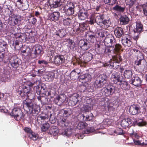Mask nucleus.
Returning a JSON list of instances; mask_svg holds the SVG:
<instances>
[{
  "label": "nucleus",
  "instance_id": "09e8293b",
  "mask_svg": "<svg viewBox=\"0 0 147 147\" xmlns=\"http://www.w3.org/2000/svg\"><path fill=\"white\" fill-rule=\"evenodd\" d=\"M136 122L138 125L139 126H143L145 125L146 124V122L144 121L142 119H138L136 120Z\"/></svg>",
  "mask_w": 147,
  "mask_h": 147
},
{
  "label": "nucleus",
  "instance_id": "7ed1b4c3",
  "mask_svg": "<svg viewBox=\"0 0 147 147\" xmlns=\"http://www.w3.org/2000/svg\"><path fill=\"white\" fill-rule=\"evenodd\" d=\"M102 90L105 92V94L106 96H109L115 93L118 92L119 88L118 87L115 85H110L107 86V88H103Z\"/></svg>",
  "mask_w": 147,
  "mask_h": 147
},
{
  "label": "nucleus",
  "instance_id": "37998d69",
  "mask_svg": "<svg viewBox=\"0 0 147 147\" xmlns=\"http://www.w3.org/2000/svg\"><path fill=\"white\" fill-rule=\"evenodd\" d=\"M29 137L31 139L33 140H36L38 138V136L36 134L32 132L28 135Z\"/></svg>",
  "mask_w": 147,
  "mask_h": 147
},
{
  "label": "nucleus",
  "instance_id": "2eb2a0df",
  "mask_svg": "<svg viewBox=\"0 0 147 147\" xmlns=\"http://www.w3.org/2000/svg\"><path fill=\"white\" fill-rule=\"evenodd\" d=\"M19 59L16 57H12L10 59L9 62L12 67L16 69L19 65Z\"/></svg>",
  "mask_w": 147,
  "mask_h": 147
},
{
  "label": "nucleus",
  "instance_id": "9d476101",
  "mask_svg": "<svg viewBox=\"0 0 147 147\" xmlns=\"http://www.w3.org/2000/svg\"><path fill=\"white\" fill-rule=\"evenodd\" d=\"M129 112L130 113L133 115H135L140 113V107L138 105H133L129 108Z\"/></svg>",
  "mask_w": 147,
  "mask_h": 147
},
{
  "label": "nucleus",
  "instance_id": "f257e3e1",
  "mask_svg": "<svg viewBox=\"0 0 147 147\" xmlns=\"http://www.w3.org/2000/svg\"><path fill=\"white\" fill-rule=\"evenodd\" d=\"M29 90V88L23 85L20 87L18 92V94L21 97H26V99L24 101L27 100L28 101L31 102V100L33 99L34 97V94L30 92Z\"/></svg>",
  "mask_w": 147,
  "mask_h": 147
},
{
  "label": "nucleus",
  "instance_id": "e433bc0d",
  "mask_svg": "<svg viewBox=\"0 0 147 147\" xmlns=\"http://www.w3.org/2000/svg\"><path fill=\"white\" fill-rule=\"evenodd\" d=\"M87 125L88 124L86 123L80 122L77 125V127L79 129H86Z\"/></svg>",
  "mask_w": 147,
  "mask_h": 147
},
{
  "label": "nucleus",
  "instance_id": "a878e982",
  "mask_svg": "<svg viewBox=\"0 0 147 147\" xmlns=\"http://www.w3.org/2000/svg\"><path fill=\"white\" fill-rule=\"evenodd\" d=\"M71 109H67L66 110H61L59 113V115L62 117H66L69 115L71 114Z\"/></svg>",
  "mask_w": 147,
  "mask_h": 147
},
{
  "label": "nucleus",
  "instance_id": "bf43d9fd",
  "mask_svg": "<svg viewBox=\"0 0 147 147\" xmlns=\"http://www.w3.org/2000/svg\"><path fill=\"white\" fill-rule=\"evenodd\" d=\"M89 37L88 40H90L91 42H94V40L95 38V36L94 35L90 34L89 33L87 35Z\"/></svg>",
  "mask_w": 147,
  "mask_h": 147
},
{
  "label": "nucleus",
  "instance_id": "13d9d810",
  "mask_svg": "<svg viewBox=\"0 0 147 147\" xmlns=\"http://www.w3.org/2000/svg\"><path fill=\"white\" fill-rule=\"evenodd\" d=\"M114 132L117 134L120 135L123 134V130L121 128L118 127L116 128Z\"/></svg>",
  "mask_w": 147,
  "mask_h": 147
},
{
  "label": "nucleus",
  "instance_id": "603ef678",
  "mask_svg": "<svg viewBox=\"0 0 147 147\" xmlns=\"http://www.w3.org/2000/svg\"><path fill=\"white\" fill-rule=\"evenodd\" d=\"M105 4L109 3L110 5H113L116 2L117 0H103Z\"/></svg>",
  "mask_w": 147,
  "mask_h": 147
},
{
  "label": "nucleus",
  "instance_id": "2f4dec72",
  "mask_svg": "<svg viewBox=\"0 0 147 147\" xmlns=\"http://www.w3.org/2000/svg\"><path fill=\"white\" fill-rule=\"evenodd\" d=\"M104 85L107 82V76L104 74L101 75L99 77L97 78Z\"/></svg>",
  "mask_w": 147,
  "mask_h": 147
},
{
  "label": "nucleus",
  "instance_id": "1a4fd4ad",
  "mask_svg": "<svg viewBox=\"0 0 147 147\" xmlns=\"http://www.w3.org/2000/svg\"><path fill=\"white\" fill-rule=\"evenodd\" d=\"M130 53L132 54H134L136 56L137 59L140 58L139 60L135 62L136 64L137 65H141V61L143 58L142 54L140 52V51L138 49H131L130 51Z\"/></svg>",
  "mask_w": 147,
  "mask_h": 147
},
{
  "label": "nucleus",
  "instance_id": "9b49d317",
  "mask_svg": "<svg viewBox=\"0 0 147 147\" xmlns=\"http://www.w3.org/2000/svg\"><path fill=\"white\" fill-rule=\"evenodd\" d=\"M142 81L140 78L137 76L134 77L129 81L130 83L137 87H139L142 85Z\"/></svg>",
  "mask_w": 147,
  "mask_h": 147
},
{
  "label": "nucleus",
  "instance_id": "6e6552de",
  "mask_svg": "<svg viewBox=\"0 0 147 147\" xmlns=\"http://www.w3.org/2000/svg\"><path fill=\"white\" fill-rule=\"evenodd\" d=\"M54 63L58 66L63 64L65 63V59L63 55H58L55 56L53 58Z\"/></svg>",
  "mask_w": 147,
  "mask_h": 147
},
{
  "label": "nucleus",
  "instance_id": "3c124183",
  "mask_svg": "<svg viewBox=\"0 0 147 147\" xmlns=\"http://www.w3.org/2000/svg\"><path fill=\"white\" fill-rule=\"evenodd\" d=\"M74 3L72 2H70L67 3L65 6V8L74 9Z\"/></svg>",
  "mask_w": 147,
  "mask_h": 147
},
{
  "label": "nucleus",
  "instance_id": "20e7f679",
  "mask_svg": "<svg viewBox=\"0 0 147 147\" xmlns=\"http://www.w3.org/2000/svg\"><path fill=\"white\" fill-rule=\"evenodd\" d=\"M136 26L134 30V34L133 37V39L136 40L138 38L140 33L143 31V25L139 21L136 23Z\"/></svg>",
  "mask_w": 147,
  "mask_h": 147
},
{
  "label": "nucleus",
  "instance_id": "a19ab883",
  "mask_svg": "<svg viewBox=\"0 0 147 147\" xmlns=\"http://www.w3.org/2000/svg\"><path fill=\"white\" fill-rule=\"evenodd\" d=\"M7 44L6 42L2 40H0V50L2 51H5L6 48Z\"/></svg>",
  "mask_w": 147,
  "mask_h": 147
},
{
  "label": "nucleus",
  "instance_id": "a211bd4d",
  "mask_svg": "<svg viewBox=\"0 0 147 147\" xmlns=\"http://www.w3.org/2000/svg\"><path fill=\"white\" fill-rule=\"evenodd\" d=\"M49 3L51 8H56L61 5L60 0H49Z\"/></svg>",
  "mask_w": 147,
  "mask_h": 147
},
{
  "label": "nucleus",
  "instance_id": "4be33fe9",
  "mask_svg": "<svg viewBox=\"0 0 147 147\" xmlns=\"http://www.w3.org/2000/svg\"><path fill=\"white\" fill-rule=\"evenodd\" d=\"M88 15L89 13L88 11H83L82 10H80L78 13V17L79 19L80 20H84L87 18Z\"/></svg>",
  "mask_w": 147,
  "mask_h": 147
},
{
  "label": "nucleus",
  "instance_id": "f8f14e48",
  "mask_svg": "<svg viewBox=\"0 0 147 147\" xmlns=\"http://www.w3.org/2000/svg\"><path fill=\"white\" fill-rule=\"evenodd\" d=\"M58 125L59 126L65 129L70 126V123L68 120L66 119L62 118L58 120Z\"/></svg>",
  "mask_w": 147,
  "mask_h": 147
},
{
  "label": "nucleus",
  "instance_id": "e2e57ef3",
  "mask_svg": "<svg viewBox=\"0 0 147 147\" xmlns=\"http://www.w3.org/2000/svg\"><path fill=\"white\" fill-rule=\"evenodd\" d=\"M92 79L91 76L88 74H86L85 82H89L91 81Z\"/></svg>",
  "mask_w": 147,
  "mask_h": 147
},
{
  "label": "nucleus",
  "instance_id": "f03ea898",
  "mask_svg": "<svg viewBox=\"0 0 147 147\" xmlns=\"http://www.w3.org/2000/svg\"><path fill=\"white\" fill-rule=\"evenodd\" d=\"M26 107L30 111H31L33 116H36L38 114L40 108L39 107L35 104H33L31 102L26 100L24 102V107Z\"/></svg>",
  "mask_w": 147,
  "mask_h": 147
},
{
  "label": "nucleus",
  "instance_id": "4468645a",
  "mask_svg": "<svg viewBox=\"0 0 147 147\" xmlns=\"http://www.w3.org/2000/svg\"><path fill=\"white\" fill-rule=\"evenodd\" d=\"M79 95L77 93L73 94L70 99L71 100L69 102V104L71 103V105L74 106L76 105L80 101L79 99Z\"/></svg>",
  "mask_w": 147,
  "mask_h": 147
},
{
  "label": "nucleus",
  "instance_id": "ea45409f",
  "mask_svg": "<svg viewBox=\"0 0 147 147\" xmlns=\"http://www.w3.org/2000/svg\"><path fill=\"white\" fill-rule=\"evenodd\" d=\"M113 10L119 12H123L125 10V8L122 7L121 6L116 5L113 8Z\"/></svg>",
  "mask_w": 147,
  "mask_h": 147
},
{
  "label": "nucleus",
  "instance_id": "49530a36",
  "mask_svg": "<svg viewBox=\"0 0 147 147\" xmlns=\"http://www.w3.org/2000/svg\"><path fill=\"white\" fill-rule=\"evenodd\" d=\"M68 42L70 49H74L75 47V44L74 41L69 39L68 40Z\"/></svg>",
  "mask_w": 147,
  "mask_h": 147
},
{
  "label": "nucleus",
  "instance_id": "8fccbe9b",
  "mask_svg": "<svg viewBox=\"0 0 147 147\" xmlns=\"http://www.w3.org/2000/svg\"><path fill=\"white\" fill-rule=\"evenodd\" d=\"M24 35L23 34L21 35L20 33H18L15 34V36L16 39H17L18 38L19 39V41H21V39L23 40L24 38Z\"/></svg>",
  "mask_w": 147,
  "mask_h": 147
},
{
  "label": "nucleus",
  "instance_id": "f3484780",
  "mask_svg": "<svg viewBox=\"0 0 147 147\" xmlns=\"http://www.w3.org/2000/svg\"><path fill=\"white\" fill-rule=\"evenodd\" d=\"M113 47L109 49L108 48H107L105 49V51L106 52V51H107L108 53H110L111 52V50H113L114 52H117L119 50L121 49V45L118 44H114V45H113L112 46ZM103 52H105L104 50L103 49V51L101 52V53Z\"/></svg>",
  "mask_w": 147,
  "mask_h": 147
},
{
  "label": "nucleus",
  "instance_id": "338daca9",
  "mask_svg": "<svg viewBox=\"0 0 147 147\" xmlns=\"http://www.w3.org/2000/svg\"><path fill=\"white\" fill-rule=\"evenodd\" d=\"M61 98V97L58 96L55 97L54 99V101L56 104H57L59 102Z\"/></svg>",
  "mask_w": 147,
  "mask_h": 147
},
{
  "label": "nucleus",
  "instance_id": "680f3d73",
  "mask_svg": "<svg viewBox=\"0 0 147 147\" xmlns=\"http://www.w3.org/2000/svg\"><path fill=\"white\" fill-rule=\"evenodd\" d=\"M136 0H126V1H127V4L129 5V7H131L134 3Z\"/></svg>",
  "mask_w": 147,
  "mask_h": 147
},
{
  "label": "nucleus",
  "instance_id": "f704fd0d",
  "mask_svg": "<svg viewBox=\"0 0 147 147\" xmlns=\"http://www.w3.org/2000/svg\"><path fill=\"white\" fill-rule=\"evenodd\" d=\"M80 73V72H75V70H73L70 73V77L72 80H76L78 77V75Z\"/></svg>",
  "mask_w": 147,
  "mask_h": 147
},
{
  "label": "nucleus",
  "instance_id": "473e14b6",
  "mask_svg": "<svg viewBox=\"0 0 147 147\" xmlns=\"http://www.w3.org/2000/svg\"><path fill=\"white\" fill-rule=\"evenodd\" d=\"M18 40L17 39L14 40V41L12 42H10V46H11L12 47H13L15 50L18 49L19 48L18 46L19 43Z\"/></svg>",
  "mask_w": 147,
  "mask_h": 147
},
{
  "label": "nucleus",
  "instance_id": "de8ad7c7",
  "mask_svg": "<svg viewBox=\"0 0 147 147\" xmlns=\"http://www.w3.org/2000/svg\"><path fill=\"white\" fill-rule=\"evenodd\" d=\"M82 117H83L82 120L85 121H90L92 120L93 117L88 115H87L86 117L84 115L82 114L81 115Z\"/></svg>",
  "mask_w": 147,
  "mask_h": 147
},
{
  "label": "nucleus",
  "instance_id": "58836bf2",
  "mask_svg": "<svg viewBox=\"0 0 147 147\" xmlns=\"http://www.w3.org/2000/svg\"><path fill=\"white\" fill-rule=\"evenodd\" d=\"M38 118L42 121V122H44L48 120L49 117L47 114H45L44 115L42 114L38 116Z\"/></svg>",
  "mask_w": 147,
  "mask_h": 147
},
{
  "label": "nucleus",
  "instance_id": "aec40b11",
  "mask_svg": "<svg viewBox=\"0 0 147 147\" xmlns=\"http://www.w3.org/2000/svg\"><path fill=\"white\" fill-rule=\"evenodd\" d=\"M121 41L122 44L125 46L130 47L132 43L131 39L129 37H122Z\"/></svg>",
  "mask_w": 147,
  "mask_h": 147
},
{
  "label": "nucleus",
  "instance_id": "052dcab7",
  "mask_svg": "<svg viewBox=\"0 0 147 147\" xmlns=\"http://www.w3.org/2000/svg\"><path fill=\"white\" fill-rule=\"evenodd\" d=\"M142 7L144 14L147 16V3L143 5Z\"/></svg>",
  "mask_w": 147,
  "mask_h": 147
},
{
  "label": "nucleus",
  "instance_id": "72a5a7b5",
  "mask_svg": "<svg viewBox=\"0 0 147 147\" xmlns=\"http://www.w3.org/2000/svg\"><path fill=\"white\" fill-rule=\"evenodd\" d=\"M113 61H112V59H111L109 62L105 63L104 64V65L105 67H109L110 68L116 67V66L114 65L115 63H114Z\"/></svg>",
  "mask_w": 147,
  "mask_h": 147
},
{
  "label": "nucleus",
  "instance_id": "cd10ccee",
  "mask_svg": "<svg viewBox=\"0 0 147 147\" xmlns=\"http://www.w3.org/2000/svg\"><path fill=\"white\" fill-rule=\"evenodd\" d=\"M132 74V71L131 69H126L123 72V76L126 78H129L131 77Z\"/></svg>",
  "mask_w": 147,
  "mask_h": 147
},
{
  "label": "nucleus",
  "instance_id": "a18cd8bd",
  "mask_svg": "<svg viewBox=\"0 0 147 147\" xmlns=\"http://www.w3.org/2000/svg\"><path fill=\"white\" fill-rule=\"evenodd\" d=\"M55 34L57 36H59L60 37H63L65 35L63 30H59L58 31H56Z\"/></svg>",
  "mask_w": 147,
  "mask_h": 147
},
{
  "label": "nucleus",
  "instance_id": "864d4df0",
  "mask_svg": "<svg viewBox=\"0 0 147 147\" xmlns=\"http://www.w3.org/2000/svg\"><path fill=\"white\" fill-rule=\"evenodd\" d=\"M39 81L36 80V81L34 82V83L30 82H28L27 83V84L30 86H32L34 85H35V86H38L39 84Z\"/></svg>",
  "mask_w": 147,
  "mask_h": 147
},
{
  "label": "nucleus",
  "instance_id": "5701e85b",
  "mask_svg": "<svg viewBox=\"0 0 147 147\" xmlns=\"http://www.w3.org/2000/svg\"><path fill=\"white\" fill-rule=\"evenodd\" d=\"M55 77V74L52 72H47L45 75L44 77L45 80L48 82L52 81Z\"/></svg>",
  "mask_w": 147,
  "mask_h": 147
},
{
  "label": "nucleus",
  "instance_id": "5fc2aeb1",
  "mask_svg": "<svg viewBox=\"0 0 147 147\" xmlns=\"http://www.w3.org/2000/svg\"><path fill=\"white\" fill-rule=\"evenodd\" d=\"M63 24L65 25H69L71 22V20L69 18H67L63 20Z\"/></svg>",
  "mask_w": 147,
  "mask_h": 147
},
{
  "label": "nucleus",
  "instance_id": "6ab92c4d",
  "mask_svg": "<svg viewBox=\"0 0 147 147\" xmlns=\"http://www.w3.org/2000/svg\"><path fill=\"white\" fill-rule=\"evenodd\" d=\"M59 17V13L58 12H54L49 14L48 16V19L51 21L57 20Z\"/></svg>",
  "mask_w": 147,
  "mask_h": 147
},
{
  "label": "nucleus",
  "instance_id": "39448f33",
  "mask_svg": "<svg viewBox=\"0 0 147 147\" xmlns=\"http://www.w3.org/2000/svg\"><path fill=\"white\" fill-rule=\"evenodd\" d=\"M10 115L17 121L20 120L24 116L20 108L17 107H15L13 109Z\"/></svg>",
  "mask_w": 147,
  "mask_h": 147
},
{
  "label": "nucleus",
  "instance_id": "c03bdc74",
  "mask_svg": "<svg viewBox=\"0 0 147 147\" xmlns=\"http://www.w3.org/2000/svg\"><path fill=\"white\" fill-rule=\"evenodd\" d=\"M65 131V134L68 137L72 133L71 128L69 127L66 128Z\"/></svg>",
  "mask_w": 147,
  "mask_h": 147
},
{
  "label": "nucleus",
  "instance_id": "c9c22d12",
  "mask_svg": "<svg viewBox=\"0 0 147 147\" xmlns=\"http://www.w3.org/2000/svg\"><path fill=\"white\" fill-rule=\"evenodd\" d=\"M95 19L96 21V23L100 26V24L102 22L104 19L103 16L102 15H98L96 16Z\"/></svg>",
  "mask_w": 147,
  "mask_h": 147
},
{
  "label": "nucleus",
  "instance_id": "69168bd1",
  "mask_svg": "<svg viewBox=\"0 0 147 147\" xmlns=\"http://www.w3.org/2000/svg\"><path fill=\"white\" fill-rule=\"evenodd\" d=\"M130 130H131V129H130L129 130V132L131 135H133L137 139L139 138L140 136L137 134L134 133L133 131L132 132L131 131L130 132Z\"/></svg>",
  "mask_w": 147,
  "mask_h": 147
},
{
  "label": "nucleus",
  "instance_id": "4d7b16f0",
  "mask_svg": "<svg viewBox=\"0 0 147 147\" xmlns=\"http://www.w3.org/2000/svg\"><path fill=\"white\" fill-rule=\"evenodd\" d=\"M65 13L68 15H70L73 14L74 12V9H66Z\"/></svg>",
  "mask_w": 147,
  "mask_h": 147
},
{
  "label": "nucleus",
  "instance_id": "ddd939ff",
  "mask_svg": "<svg viewBox=\"0 0 147 147\" xmlns=\"http://www.w3.org/2000/svg\"><path fill=\"white\" fill-rule=\"evenodd\" d=\"M18 16L15 15H12L11 17L10 16L8 20V24L12 26L17 24L18 22Z\"/></svg>",
  "mask_w": 147,
  "mask_h": 147
},
{
  "label": "nucleus",
  "instance_id": "4c0bfd02",
  "mask_svg": "<svg viewBox=\"0 0 147 147\" xmlns=\"http://www.w3.org/2000/svg\"><path fill=\"white\" fill-rule=\"evenodd\" d=\"M104 85L97 78L94 83V86L96 88H100L103 87Z\"/></svg>",
  "mask_w": 147,
  "mask_h": 147
},
{
  "label": "nucleus",
  "instance_id": "393cba45",
  "mask_svg": "<svg viewBox=\"0 0 147 147\" xmlns=\"http://www.w3.org/2000/svg\"><path fill=\"white\" fill-rule=\"evenodd\" d=\"M113 60H112V61H113L114 63H115L114 65L116 66V68H117V66H119L118 64L121 61L122 59L120 55L118 54L116 55H114L113 56Z\"/></svg>",
  "mask_w": 147,
  "mask_h": 147
},
{
  "label": "nucleus",
  "instance_id": "dca6fc26",
  "mask_svg": "<svg viewBox=\"0 0 147 147\" xmlns=\"http://www.w3.org/2000/svg\"><path fill=\"white\" fill-rule=\"evenodd\" d=\"M79 45L80 48L83 50H87L90 48L89 45L86 40H80Z\"/></svg>",
  "mask_w": 147,
  "mask_h": 147
},
{
  "label": "nucleus",
  "instance_id": "bb28decb",
  "mask_svg": "<svg viewBox=\"0 0 147 147\" xmlns=\"http://www.w3.org/2000/svg\"><path fill=\"white\" fill-rule=\"evenodd\" d=\"M114 33L117 37H120L123 34L122 28L119 27L116 28L115 30Z\"/></svg>",
  "mask_w": 147,
  "mask_h": 147
},
{
  "label": "nucleus",
  "instance_id": "79ce46f5",
  "mask_svg": "<svg viewBox=\"0 0 147 147\" xmlns=\"http://www.w3.org/2000/svg\"><path fill=\"white\" fill-rule=\"evenodd\" d=\"M50 124L48 123H46L42 125L41 129L42 131H45L47 130L50 127Z\"/></svg>",
  "mask_w": 147,
  "mask_h": 147
},
{
  "label": "nucleus",
  "instance_id": "412c9836",
  "mask_svg": "<svg viewBox=\"0 0 147 147\" xmlns=\"http://www.w3.org/2000/svg\"><path fill=\"white\" fill-rule=\"evenodd\" d=\"M131 123V119L125 118L121 121V125L122 127L126 128L129 127Z\"/></svg>",
  "mask_w": 147,
  "mask_h": 147
},
{
  "label": "nucleus",
  "instance_id": "423d86ee",
  "mask_svg": "<svg viewBox=\"0 0 147 147\" xmlns=\"http://www.w3.org/2000/svg\"><path fill=\"white\" fill-rule=\"evenodd\" d=\"M111 80L113 83L117 85H121L123 80L122 76L119 74L116 73L112 74Z\"/></svg>",
  "mask_w": 147,
  "mask_h": 147
},
{
  "label": "nucleus",
  "instance_id": "774afa93",
  "mask_svg": "<svg viewBox=\"0 0 147 147\" xmlns=\"http://www.w3.org/2000/svg\"><path fill=\"white\" fill-rule=\"evenodd\" d=\"M38 63L40 64H43L45 65H47L48 64V62L44 60H39L38 61Z\"/></svg>",
  "mask_w": 147,
  "mask_h": 147
},
{
  "label": "nucleus",
  "instance_id": "0e129e2a",
  "mask_svg": "<svg viewBox=\"0 0 147 147\" xmlns=\"http://www.w3.org/2000/svg\"><path fill=\"white\" fill-rule=\"evenodd\" d=\"M26 54L24 55L25 56H27V55H30L31 53V51L30 48L28 47H27L26 48Z\"/></svg>",
  "mask_w": 147,
  "mask_h": 147
},
{
  "label": "nucleus",
  "instance_id": "c85d7f7f",
  "mask_svg": "<svg viewBox=\"0 0 147 147\" xmlns=\"http://www.w3.org/2000/svg\"><path fill=\"white\" fill-rule=\"evenodd\" d=\"M32 51H34L35 55H39L41 52V47L39 45H36L32 49Z\"/></svg>",
  "mask_w": 147,
  "mask_h": 147
},
{
  "label": "nucleus",
  "instance_id": "7c9ffc66",
  "mask_svg": "<svg viewBox=\"0 0 147 147\" xmlns=\"http://www.w3.org/2000/svg\"><path fill=\"white\" fill-rule=\"evenodd\" d=\"M59 132V130L55 126H52L50 130V133L51 135L54 136L57 135Z\"/></svg>",
  "mask_w": 147,
  "mask_h": 147
},
{
  "label": "nucleus",
  "instance_id": "c756f323",
  "mask_svg": "<svg viewBox=\"0 0 147 147\" xmlns=\"http://www.w3.org/2000/svg\"><path fill=\"white\" fill-rule=\"evenodd\" d=\"M121 24L122 25H125L127 24L129 21V19L127 16H121L120 18Z\"/></svg>",
  "mask_w": 147,
  "mask_h": 147
},
{
  "label": "nucleus",
  "instance_id": "b1692460",
  "mask_svg": "<svg viewBox=\"0 0 147 147\" xmlns=\"http://www.w3.org/2000/svg\"><path fill=\"white\" fill-rule=\"evenodd\" d=\"M111 24V22L109 19H103L102 22L100 24V26L102 28H108Z\"/></svg>",
  "mask_w": 147,
  "mask_h": 147
},
{
  "label": "nucleus",
  "instance_id": "6e6d98bb",
  "mask_svg": "<svg viewBox=\"0 0 147 147\" xmlns=\"http://www.w3.org/2000/svg\"><path fill=\"white\" fill-rule=\"evenodd\" d=\"M85 129H86V130L84 131V134H88L93 132L94 131V129L92 127H89L87 128V127Z\"/></svg>",
  "mask_w": 147,
  "mask_h": 147
},
{
  "label": "nucleus",
  "instance_id": "0eeeda50",
  "mask_svg": "<svg viewBox=\"0 0 147 147\" xmlns=\"http://www.w3.org/2000/svg\"><path fill=\"white\" fill-rule=\"evenodd\" d=\"M104 44L106 46L110 47V49L113 47L112 46L115 44V40L112 35L109 34L106 36L104 40Z\"/></svg>",
  "mask_w": 147,
  "mask_h": 147
}]
</instances>
